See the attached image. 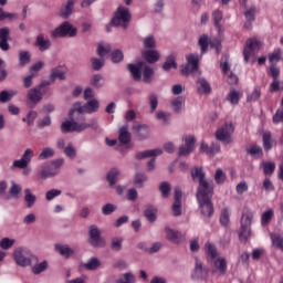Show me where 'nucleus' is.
Here are the masks:
<instances>
[{"instance_id": "f8f14e48", "label": "nucleus", "mask_w": 283, "mask_h": 283, "mask_svg": "<svg viewBox=\"0 0 283 283\" xmlns=\"http://www.w3.org/2000/svg\"><path fill=\"white\" fill-rule=\"evenodd\" d=\"M261 46H262V43L260 42V40L255 38L249 39L243 50L244 63H248V61H251V57L254 59L255 54L260 52Z\"/></svg>"}, {"instance_id": "774afa93", "label": "nucleus", "mask_w": 283, "mask_h": 283, "mask_svg": "<svg viewBox=\"0 0 283 283\" xmlns=\"http://www.w3.org/2000/svg\"><path fill=\"white\" fill-rule=\"evenodd\" d=\"M273 123L274 125H277L279 123H283V107L279 108L273 116Z\"/></svg>"}, {"instance_id": "864d4df0", "label": "nucleus", "mask_w": 283, "mask_h": 283, "mask_svg": "<svg viewBox=\"0 0 283 283\" xmlns=\"http://www.w3.org/2000/svg\"><path fill=\"white\" fill-rule=\"evenodd\" d=\"M14 239H10L8 237L2 238L0 240V248L3 249V251H8V249H12L14 247Z\"/></svg>"}, {"instance_id": "7c9ffc66", "label": "nucleus", "mask_w": 283, "mask_h": 283, "mask_svg": "<svg viewBox=\"0 0 283 283\" xmlns=\"http://www.w3.org/2000/svg\"><path fill=\"white\" fill-rule=\"evenodd\" d=\"M118 140L122 145H127L132 140V134H129V126H122L119 128Z\"/></svg>"}, {"instance_id": "c756f323", "label": "nucleus", "mask_w": 283, "mask_h": 283, "mask_svg": "<svg viewBox=\"0 0 283 283\" xmlns=\"http://www.w3.org/2000/svg\"><path fill=\"white\" fill-rule=\"evenodd\" d=\"M161 154H163V149L156 148V149L144 150V151L137 153L135 155V158L137 160H144V158H151V157L160 156Z\"/></svg>"}, {"instance_id": "2eb2a0df", "label": "nucleus", "mask_w": 283, "mask_h": 283, "mask_svg": "<svg viewBox=\"0 0 283 283\" xmlns=\"http://www.w3.org/2000/svg\"><path fill=\"white\" fill-rule=\"evenodd\" d=\"M43 87H50V82L43 81L39 86L29 90L27 94L28 101L33 103V105L41 103L43 99V92H41V90H43Z\"/></svg>"}, {"instance_id": "b1692460", "label": "nucleus", "mask_w": 283, "mask_h": 283, "mask_svg": "<svg viewBox=\"0 0 283 283\" xmlns=\"http://www.w3.org/2000/svg\"><path fill=\"white\" fill-rule=\"evenodd\" d=\"M145 62H139L137 64H128V71L132 74L134 81H140L143 78V67Z\"/></svg>"}, {"instance_id": "5fc2aeb1", "label": "nucleus", "mask_w": 283, "mask_h": 283, "mask_svg": "<svg viewBox=\"0 0 283 283\" xmlns=\"http://www.w3.org/2000/svg\"><path fill=\"white\" fill-rule=\"evenodd\" d=\"M206 253L211 258V260H216L218 256V250L216 249V245L211 242L206 243Z\"/></svg>"}, {"instance_id": "cd10ccee", "label": "nucleus", "mask_w": 283, "mask_h": 283, "mask_svg": "<svg viewBox=\"0 0 283 283\" xmlns=\"http://www.w3.org/2000/svg\"><path fill=\"white\" fill-rule=\"evenodd\" d=\"M35 45L39 48L40 52H45L50 50V48L52 46V42L50 41V39H45V35L43 33H40L36 36Z\"/></svg>"}, {"instance_id": "49530a36", "label": "nucleus", "mask_w": 283, "mask_h": 283, "mask_svg": "<svg viewBox=\"0 0 283 283\" xmlns=\"http://www.w3.org/2000/svg\"><path fill=\"white\" fill-rule=\"evenodd\" d=\"M49 263L48 261H42L41 263L34 264L31 268V271L34 275H41L43 271H48Z\"/></svg>"}, {"instance_id": "39448f33", "label": "nucleus", "mask_w": 283, "mask_h": 283, "mask_svg": "<svg viewBox=\"0 0 283 283\" xmlns=\"http://www.w3.org/2000/svg\"><path fill=\"white\" fill-rule=\"evenodd\" d=\"M190 174L193 182H199L197 193L202 191H210L213 189V184L209 182L207 178H205L206 175L202 168L195 167Z\"/></svg>"}, {"instance_id": "6e6552de", "label": "nucleus", "mask_w": 283, "mask_h": 283, "mask_svg": "<svg viewBox=\"0 0 283 283\" xmlns=\"http://www.w3.org/2000/svg\"><path fill=\"white\" fill-rule=\"evenodd\" d=\"M78 30L72 23L65 21L50 32L52 39H63L65 36L74 38Z\"/></svg>"}, {"instance_id": "680f3d73", "label": "nucleus", "mask_w": 283, "mask_h": 283, "mask_svg": "<svg viewBox=\"0 0 283 283\" xmlns=\"http://www.w3.org/2000/svg\"><path fill=\"white\" fill-rule=\"evenodd\" d=\"M212 21L214 23V27L218 28V30H220L222 27L220 25V21H222V11L220 10H216L212 13Z\"/></svg>"}, {"instance_id": "37998d69", "label": "nucleus", "mask_w": 283, "mask_h": 283, "mask_svg": "<svg viewBox=\"0 0 283 283\" xmlns=\"http://www.w3.org/2000/svg\"><path fill=\"white\" fill-rule=\"evenodd\" d=\"M112 52V45L109 43H99L97 46V54L101 59H105Z\"/></svg>"}, {"instance_id": "69168bd1", "label": "nucleus", "mask_w": 283, "mask_h": 283, "mask_svg": "<svg viewBox=\"0 0 283 283\" xmlns=\"http://www.w3.org/2000/svg\"><path fill=\"white\" fill-rule=\"evenodd\" d=\"M143 43H144V48L154 49L156 48V38H154V35H148L144 38Z\"/></svg>"}, {"instance_id": "a211bd4d", "label": "nucleus", "mask_w": 283, "mask_h": 283, "mask_svg": "<svg viewBox=\"0 0 283 283\" xmlns=\"http://www.w3.org/2000/svg\"><path fill=\"white\" fill-rule=\"evenodd\" d=\"M67 75V67L60 65L56 67H53L51 70V74H50V85H52V83H54V81L59 80V81H65Z\"/></svg>"}, {"instance_id": "20e7f679", "label": "nucleus", "mask_w": 283, "mask_h": 283, "mask_svg": "<svg viewBox=\"0 0 283 283\" xmlns=\"http://www.w3.org/2000/svg\"><path fill=\"white\" fill-rule=\"evenodd\" d=\"M129 21H132V13L129 12V9L119 6L117 8V11L115 12V15L112 19V25H114L115 28H123L124 30H127Z\"/></svg>"}, {"instance_id": "473e14b6", "label": "nucleus", "mask_w": 283, "mask_h": 283, "mask_svg": "<svg viewBox=\"0 0 283 283\" xmlns=\"http://www.w3.org/2000/svg\"><path fill=\"white\" fill-rule=\"evenodd\" d=\"M118 176H120V169L118 168H112L107 175L106 180L109 185V187H114L118 182Z\"/></svg>"}, {"instance_id": "f3484780", "label": "nucleus", "mask_w": 283, "mask_h": 283, "mask_svg": "<svg viewBox=\"0 0 283 283\" xmlns=\"http://www.w3.org/2000/svg\"><path fill=\"white\" fill-rule=\"evenodd\" d=\"M196 149V137L189 135L182 138V145L179 147L178 156H189Z\"/></svg>"}, {"instance_id": "13d9d810", "label": "nucleus", "mask_w": 283, "mask_h": 283, "mask_svg": "<svg viewBox=\"0 0 283 283\" xmlns=\"http://www.w3.org/2000/svg\"><path fill=\"white\" fill-rule=\"evenodd\" d=\"M111 249L112 251H120V249H123V238H113L111 242Z\"/></svg>"}, {"instance_id": "4468645a", "label": "nucleus", "mask_w": 283, "mask_h": 283, "mask_svg": "<svg viewBox=\"0 0 283 283\" xmlns=\"http://www.w3.org/2000/svg\"><path fill=\"white\" fill-rule=\"evenodd\" d=\"M88 237H90V245L91 247H97L99 249H103L107 243L105 242V239L101 237V230L97 226L93 224L88 229Z\"/></svg>"}, {"instance_id": "2f4dec72", "label": "nucleus", "mask_w": 283, "mask_h": 283, "mask_svg": "<svg viewBox=\"0 0 283 283\" xmlns=\"http://www.w3.org/2000/svg\"><path fill=\"white\" fill-rule=\"evenodd\" d=\"M24 202L28 209H32L36 205V195L30 188L24 189Z\"/></svg>"}, {"instance_id": "dca6fc26", "label": "nucleus", "mask_w": 283, "mask_h": 283, "mask_svg": "<svg viewBox=\"0 0 283 283\" xmlns=\"http://www.w3.org/2000/svg\"><path fill=\"white\" fill-rule=\"evenodd\" d=\"M34 158V150L32 148H27L22 154L21 158L12 163V169H25Z\"/></svg>"}, {"instance_id": "f03ea898", "label": "nucleus", "mask_w": 283, "mask_h": 283, "mask_svg": "<svg viewBox=\"0 0 283 283\" xmlns=\"http://www.w3.org/2000/svg\"><path fill=\"white\" fill-rule=\"evenodd\" d=\"M196 198L201 214H203L205 218H211V216H213V203L211 202V198H213V189L197 192Z\"/></svg>"}, {"instance_id": "9d476101", "label": "nucleus", "mask_w": 283, "mask_h": 283, "mask_svg": "<svg viewBox=\"0 0 283 283\" xmlns=\"http://www.w3.org/2000/svg\"><path fill=\"white\" fill-rule=\"evenodd\" d=\"M198 45L201 48V54L207 53L209 45L216 50L217 54L222 52V42H220L218 38L209 39V35L207 34H203L199 38Z\"/></svg>"}, {"instance_id": "a19ab883", "label": "nucleus", "mask_w": 283, "mask_h": 283, "mask_svg": "<svg viewBox=\"0 0 283 283\" xmlns=\"http://www.w3.org/2000/svg\"><path fill=\"white\" fill-rule=\"evenodd\" d=\"M171 107L176 114H180V112H182V107H185V97L178 96L172 99Z\"/></svg>"}, {"instance_id": "0e129e2a", "label": "nucleus", "mask_w": 283, "mask_h": 283, "mask_svg": "<svg viewBox=\"0 0 283 283\" xmlns=\"http://www.w3.org/2000/svg\"><path fill=\"white\" fill-rule=\"evenodd\" d=\"M61 193L62 191L59 189H51L45 192V200H48V202H51V200H54V198H59Z\"/></svg>"}, {"instance_id": "5701e85b", "label": "nucleus", "mask_w": 283, "mask_h": 283, "mask_svg": "<svg viewBox=\"0 0 283 283\" xmlns=\"http://www.w3.org/2000/svg\"><path fill=\"white\" fill-rule=\"evenodd\" d=\"M213 270H212V275H224L227 273V259L224 258H218L217 260L213 261Z\"/></svg>"}, {"instance_id": "423d86ee", "label": "nucleus", "mask_w": 283, "mask_h": 283, "mask_svg": "<svg viewBox=\"0 0 283 283\" xmlns=\"http://www.w3.org/2000/svg\"><path fill=\"white\" fill-rule=\"evenodd\" d=\"M200 59H202V55L198 53L186 55L187 64L181 69V74L185 76H189V74H198L200 72Z\"/></svg>"}, {"instance_id": "f704fd0d", "label": "nucleus", "mask_w": 283, "mask_h": 283, "mask_svg": "<svg viewBox=\"0 0 283 283\" xmlns=\"http://www.w3.org/2000/svg\"><path fill=\"white\" fill-rule=\"evenodd\" d=\"M240 98H242V92L231 90L227 95V101L230 103V105H238L240 103Z\"/></svg>"}, {"instance_id": "412c9836", "label": "nucleus", "mask_w": 283, "mask_h": 283, "mask_svg": "<svg viewBox=\"0 0 283 283\" xmlns=\"http://www.w3.org/2000/svg\"><path fill=\"white\" fill-rule=\"evenodd\" d=\"M10 41V29L8 27L0 29V50L2 52H8L10 50V44L8 43Z\"/></svg>"}, {"instance_id": "a18cd8bd", "label": "nucleus", "mask_w": 283, "mask_h": 283, "mask_svg": "<svg viewBox=\"0 0 283 283\" xmlns=\"http://www.w3.org/2000/svg\"><path fill=\"white\" fill-rule=\"evenodd\" d=\"M63 154L66 156V158L74 160V158H76V147H74V144L69 142L63 150Z\"/></svg>"}, {"instance_id": "1a4fd4ad", "label": "nucleus", "mask_w": 283, "mask_h": 283, "mask_svg": "<svg viewBox=\"0 0 283 283\" xmlns=\"http://www.w3.org/2000/svg\"><path fill=\"white\" fill-rule=\"evenodd\" d=\"M64 163L65 160L63 159H55L49 164H44L40 172L41 178L48 179L59 176V174H61V167H63Z\"/></svg>"}, {"instance_id": "8fccbe9b", "label": "nucleus", "mask_w": 283, "mask_h": 283, "mask_svg": "<svg viewBox=\"0 0 283 283\" xmlns=\"http://www.w3.org/2000/svg\"><path fill=\"white\" fill-rule=\"evenodd\" d=\"M261 166L263 167V172L265 176H272V174L275 171V163L273 161H263Z\"/></svg>"}, {"instance_id": "f257e3e1", "label": "nucleus", "mask_w": 283, "mask_h": 283, "mask_svg": "<svg viewBox=\"0 0 283 283\" xmlns=\"http://www.w3.org/2000/svg\"><path fill=\"white\" fill-rule=\"evenodd\" d=\"M86 129H98V120L91 118L88 122L85 119V114L76 111L75 107L69 111V119L64 120L61 125L62 134H70L71 132H85Z\"/></svg>"}, {"instance_id": "de8ad7c7", "label": "nucleus", "mask_w": 283, "mask_h": 283, "mask_svg": "<svg viewBox=\"0 0 283 283\" xmlns=\"http://www.w3.org/2000/svg\"><path fill=\"white\" fill-rule=\"evenodd\" d=\"M91 85L96 90H99V87H103L105 85V80L103 78V75L101 74L93 75L91 77Z\"/></svg>"}, {"instance_id": "09e8293b", "label": "nucleus", "mask_w": 283, "mask_h": 283, "mask_svg": "<svg viewBox=\"0 0 283 283\" xmlns=\"http://www.w3.org/2000/svg\"><path fill=\"white\" fill-rule=\"evenodd\" d=\"M263 148L265 151H271V149H273V139L271 138V133L269 132L263 134Z\"/></svg>"}, {"instance_id": "ea45409f", "label": "nucleus", "mask_w": 283, "mask_h": 283, "mask_svg": "<svg viewBox=\"0 0 283 283\" xmlns=\"http://www.w3.org/2000/svg\"><path fill=\"white\" fill-rule=\"evenodd\" d=\"M17 94L18 93L14 90L0 92V103H10V101H12Z\"/></svg>"}, {"instance_id": "c85d7f7f", "label": "nucleus", "mask_w": 283, "mask_h": 283, "mask_svg": "<svg viewBox=\"0 0 283 283\" xmlns=\"http://www.w3.org/2000/svg\"><path fill=\"white\" fill-rule=\"evenodd\" d=\"M255 14H258V8H255V6H251L245 9L244 17L248 22L244 24V28H247L248 30L251 28V23L255 21Z\"/></svg>"}, {"instance_id": "bf43d9fd", "label": "nucleus", "mask_w": 283, "mask_h": 283, "mask_svg": "<svg viewBox=\"0 0 283 283\" xmlns=\"http://www.w3.org/2000/svg\"><path fill=\"white\" fill-rule=\"evenodd\" d=\"M156 213H158V210L154 207H149L145 210V217L149 222H156Z\"/></svg>"}, {"instance_id": "6ab92c4d", "label": "nucleus", "mask_w": 283, "mask_h": 283, "mask_svg": "<svg viewBox=\"0 0 283 283\" xmlns=\"http://www.w3.org/2000/svg\"><path fill=\"white\" fill-rule=\"evenodd\" d=\"M133 133L139 140L149 138V126L135 122L133 125Z\"/></svg>"}, {"instance_id": "72a5a7b5", "label": "nucleus", "mask_w": 283, "mask_h": 283, "mask_svg": "<svg viewBox=\"0 0 283 283\" xmlns=\"http://www.w3.org/2000/svg\"><path fill=\"white\" fill-rule=\"evenodd\" d=\"M165 232L167 240H169L170 242H180V240H182V233L180 231H176L171 228H166Z\"/></svg>"}, {"instance_id": "c03bdc74", "label": "nucleus", "mask_w": 283, "mask_h": 283, "mask_svg": "<svg viewBox=\"0 0 283 283\" xmlns=\"http://www.w3.org/2000/svg\"><path fill=\"white\" fill-rule=\"evenodd\" d=\"M273 209H268L261 214V226L266 227L271 224V220H273Z\"/></svg>"}, {"instance_id": "4be33fe9", "label": "nucleus", "mask_w": 283, "mask_h": 283, "mask_svg": "<svg viewBox=\"0 0 283 283\" xmlns=\"http://www.w3.org/2000/svg\"><path fill=\"white\" fill-rule=\"evenodd\" d=\"M196 87L198 94H211V84H209V82L205 77H198V80L196 81Z\"/></svg>"}, {"instance_id": "052dcab7", "label": "nucleus", "mask_w": 283, "mask_h": 283, "mask_svg": "<svg viewBox=\"0 0 283 283\" xmlns=\"http://www.w3.org/2000/svg\"><path fill=\"white\" fill-rule=\"evenodd\" d=\"M144 182H147V175H145V174H136L135 178H134L135 187H138V189H140V187H143Z\"/></svg>"}, {"instance_id": "6e6d98bb", "label": "nucleus", "mask_w": 283, "mask_h": 283, "mask_svg": "<svg viewBox=\"0 0 283 283\" xmlns=\"http://www.w3.org/2000/svg\"><path fill=\"white\" fill-rule=\"evenodd\" d=\"M159 191L161 192L163 198H169V193H171V186L167 181L161 182Z\"/></svg>"}, {"instance_id": "3c124183", "label": "nucleus", "mask_w": 283, "mask_h": 283, "mask_svg": "<svg viewBox=\"0 0 283 283\" xmlns=\"http://www.w3.org/2000/svg\"><path fill=\"white\" fill-rule=\"evenodd\" d=\"M226 180L227 174H224L222 169L218 168L214 174V182H217V185H224Z\"/></svg>"}, {"instance_id": "338daca9", "label": "nucleus", "mask_w": 283, "mask_h": 283, "mask_svg": "<svg viewBox=\"0 0 283 283\" xmlns=\"http://www.w3.org/2000/svg\"><path fill=\"white\" fill-rule=\"evenodd\" d=\"M111 59H112L113 63H120V61H123V59H125V55L123 54V51L115 50V51H113Z\"/></svg>"}, {"instance_id": "7ed1b4c3", "label": "nucleus", "mask_w": 283, "mask_h": 283, "mask_svg": "<svg viewBox=\"0 0 283 283\" xmlns=\"http://www.w3.org/2000/svg\"><path fill=\"white\" fill-rule=\"evenodd\" d=\"M36 260V256L32 254L30 249L24 247L15 248L13 251V260L18 266L25 269L27 266H32V260Z\"/></svg>"}, {"instance_id": "bb28decb", "label": "nucleus", "mask_w": 283, "mask_h": 283, "mask_svg": "<svg viewBox=\"0 0 283 283\" xmlns=\"http://www.w3.org/2000/svg\"><path fill=\"white\" fill-rule=\"evenodd\" d=\"M195 262L192 280H205V273H207V269H205V265H202V262L199 261L198 258L195 259Z\"/></svg>"}, {"instance_id": "a878e982", "label": "nucleus", "mask_w": 283, "mask_h": 283, "mask_svg": "<svg viewBox=\"0 0 283 283\" xmlns=\"http://www.w3.org/2000/svg\"><path fill=\"white\" fill-rule=\"evenodd\" d=\"M76 4V0H69L61 9L60 17L62 19H70L72 17V12H74V6Z\"/></svg>"}, {"instance_id": "e433bc0d", "label": "nucleus", "mask_w": 283, "mask_h": 283, "mask_svg": "<svg viewBox=\"0 0 283 283\" xmlns=\"http://www.w3.org/2000/svg\"><path fill=\"white\" fill-rule=\"evenodd\" d=\"M83 268L86 269V271H96V269H101V260L96 256H93L83 264Z\"/></svg>"}, {"instance_id": "393cba45", "label": "nucleus", "mask_w": 283, "mask_h": 283, "mask_svg": "<svg viewBox=\"0 0 283 283\" xmlns=\"http://www.w3.org/2000/svg\"><path fill=\"white\" fill-rule=\"evenodd\" d=\"M54 249H55L56 253L61 254L62 258H65V260H70V258H72V255H74V253H75L74 249H72L67 244L56 243L54 245Z\"/></svg>"}, {"instance_id": "ddd939ff", "label": "nucleus", "mask_w": 283, "mask_h": 283, "mask_svg": "<svg viewBox=\"0 0 283 283\" xmlns=\"http://www.w3.org/2000/svg\"><path fill=\"white\" fill-rule=\"evenodd\" d=\"M73 107L76 112H81L82 114H96V112H98V107H101V104L98 103V99L93 98L87 101L85 104L76 102L73 104Z\"/></svg>"}, {"instance_id": "c9c22d12", "label": "nucleus", "mask_w": 283, "mask_h": 283, "mask_svg": "<svg viewBox=\"0 0 283 283\" xmlns=\"http://www.w3.org/2000/svg\"><path fill=\"white\" fill-rule=\"evenodd\" d=\"M144 59L147 63H157V61H160V53L156 50H149L144 52Z\"/></svg>"}, {"instance_id": "0eeeda50", "label": "nucleus", "mask_w": 283, "mask_h": 283, "mask_svg": "<svg viewBox=\"0 0 283 283\" xmlns=\"http://www.w3.org/2000/svg\"><path fill=\"white\" fill-rule=\"evenodd\" d=\"M253 210L245 209L241 217L240 240L247 242L251 235V224H253Z\"/></svg>"}, {"instance_id": "aec40b11", "label": "nucleus", "mask_w": 283, "mask_h": 283, "mask_svg": "<svg viewBox=\"0 0 283 283\" xmlns=\"http://www.w3.org/2000/svg\"><path fill=\"white\" fill-rule=\"evenodd\" d=\"M172 213L174 216L182 214V190L178 188L175 189V201L172 203Z\"/></svg>"}, {"instance_id": "9b49d317", "label": "nucleus", "mask_w": 283, "mask_h": 283, "mask_svg": "<svg viewBox=\"0 0 283 283\" xmlns=\"http://www.w3.org/2000/svg\"><path fill=\"white\" fill-rule=\"evenodd\" d=\"M234 132H235V128L233 127V124L226 123L216 132V139L219 140L220 143H223V145H231L232 143L231 136Z\"/></svg>"}, {"instance_id": "4d7b16f0", "label": "nucleus", "mask_w": 283, "mask_h": 283, "mask_svg": "<svg viewBox=\"0 0 283 283\" xmlns=\"http://www.w3.org/2000/svg\"><path fill=\"white\" fill-rule=\"evenodd\" d=\"M52 157H54L53 148L46 147L40 153L39 160H48V158Z\"/></svg>"}, {"instance_id": "4c0bfd02", "label": "nucleus", "mask_w": 283, "mask_h": 283, "mask_svg": "<svg viewBox=\"0 0 283 283\" xmlns=\"http://www.w3.org/2000/svg\"><path fill=\"white\" fill-rule=\"evenodd\" d=\"M171 69L178 70V64H176V56L170 54L167 56L166 62L163 64V70L169 72Z\"/></svg>"}, {"instance_id": "79ce46f5", "label": "nucleus", "mask_w": 283, "mask_h": 283, "mask_svg": "<svg viewBox=\"0 0 283 283\" xmlns=\"http://www.w3.org/2000/svg\"><path fill=\"white\" fill-rule=\"evenodd\" d=\"M270 239L272 242V245L275 247V249H280V251H283V237L280 233H270Z\"/></svg>"}, {"instance_id": "603ef678", "label": "nucleus", "mask_w": 283, "mask_h": 283, "mask_svg": "<svg viewBox=\"0 0 283 283\" xmlns=\"http://www.w3.org/2000/svg\"><path fill=\"white\" fill-rule=\"evenodd\" d=\"M30 63V53L28 51H21L19 53V66L23 67Z\"/></svg>"}, {"instance_id": "58836bf2", "label": "nucleus", "mask_w": 283, "mask_h": 283, "mask_svg": "<svg viewBox=\"0 0 283 283\" xmlns=\"http://www.w3.org/2000/svg\"><path fill=\"white\" fill-rule=\"evenodd\" d=\"M142 73L144 83H151L154 81V69L147 66L146 63H144Z\"/></svg>"}, {"instance_id": "e2e57ef3", "label": "nucleus", "mask_w": 283, "mask_h": 283, "mask_svg": "<svg viewBox=\"0 0 283 283\" xmlns=\"http://www.w3.org/2000/svg\"><path fill=\"white\" fill-rule=\"evenodd\" d=\"M117 207L113 203H106L102 207V213L103 216H112L114 211H116Z\"/></svg>"}]
</instances>
